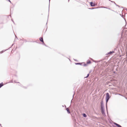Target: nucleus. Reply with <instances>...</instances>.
<instances>
[{
    "instance_id": "obj_4",
    "label": "nucleus",
    "mask_w": 127,
    "mask_h": 127,
    "mask_svg": "<svg viewBox=\"0 0 127 127\" xmlns=\"http://www.w3.org/2000/svg\"><path fill=\"white\" fill-rule=\"evenodd\" d=\"M91 61L90 60H88V61H87V64H91Z\"/></svg>"
},
{
    "instance_id": "obj_8",
    "label": "nucleus",
    "mask_w": 127,
    "mask_h": 127,
    "mask_svg": "<svg viewBox=\"0 0 127 127\" xmlns=\"http://www.w3.org/2000/svg\"><path fill=\"white\" fill-rule=\"evenodd\" d=\"M114 53V52L113 51L112 52H109L108 53V54H111L112 53Z\"/></svg>"
},
{
    "instance_id": "obj_5",
    "label": "nucleus",
    "mask_w": 127,
    "mask_h": 127,
    "mask_svg": "<svg viewBox=\"0 0 127 127\" xmlns=\"http://www.w3.org/2000/svg\"><path fill=\"white\" fill-rule=\"evenodd\" d=\"M66 110H67V111L69 113H70V111H69V109L68 108H67L66 109Z\"/></svg>"
},
{
    "instance_id": "obj_2",
    "label": "nucleus",
    "mask_w": 127,
    "mask_h": 127,
    "mask_svg": "<svg viewBox=\"0 0 127 127\" xmlns=\"http://www.w3.org/2000/svg\"><path fill=\"white\" fill-rule=\"evenodd\" d=\"M90 3L91 6H94L95 5L94 3H93L92 2H90Z\"/></svg>"
},
{
    "instance_id": "obj_3",
    "label": "nucleus",
    "mask_w": 127,
    "mask_h": 127,
    "mask_svg": "<svg viewBox=\"0 0 127 127\" xmlns=\"http://www.w3.org/2000/svg\"><path fill=\"white\" fill-rule=\"evenodd\" d=\"M40 40L43 43H44V42L43 41V38L42 37H40Z\"/></svg>"
},
{
    "instance_id": "obj_10",
    "label": "nucleus",
    "mask_w": 127,
    "mask_h": 127,
    "mask_svg": "<svg viewBox=\"0 0 127 127\" xmlns=\"http://www.w3.org/2000/svg\"><path fill=\"white\" fill-rule=\"evenodd\" d=\"M4 52V51H2L0 52V54H2V53Z\"/></svg>"
},
{
    "instance_id": "obj_14",
    "label": "nucleus",
    "mask_w": 127,
    "mask_h": 127,
    "mask_svg": "<svg viewBox=\"0 0 127 127\" xmlns=\"http://www.w3.org/2000/svg\"><path fill=\"white\" fill-rule=\"evenodd\" d=\"M80 64L79 63H76V64Z\"/></svg>"
},
{
    "instance_id": "obj_13",
    "label": "nucleus",
    "mask_w": 127,
    "mask_h": 127,
    "mask_svg": "<svg viewBox=\"0 0 127 127\" xmlns=\"http://www.w3.org/2000/svg\"><path fill=\"white\" fill-rule=\"evenodd\" d=\"M9 2H10V3H11V2L10 0H8Z\"/></svg>"
},
{
    "instance_id": "obj_11",
    "label": "nucleus",
    "mask_w": 127,
    "mask_h": 127,
    "mask_svg": "<svg viewBox=\"0 0 127 127\" xmlns=\"http://www.w3.org/2000/svg\"><path fill=\"white\" fill-rule=\"evenodd\" d=\"M87 64H84V66H87Z\"/></svg>"
},
{
    "instance_id": "obj_12",
    "label": "nucleus",
    "mask_w": 127,
    "mask_h": 127,
    "mask_svg": "<svg viewBox=\"0 0 127 127\" xmlns=\"http://www.w3.org/2000/svg\"><path fill=\"white\" fill-rule=\"evenodd\" d=\"M89 74H88V75H87V76L86 77V78H87L89 76Z\"/></svg>"
},
{
    "instance_id": "obj_7",
    "label": "nucleus",
    "mask_w": 127,
    "mask_h": 127,
    "mask_svg": "<svg viewBox=\"0 0 127 127\" xmlns=\"http://www.w3.org/2000/svg\"><path fill=\"white\" fill-rule=\"evenodd\" d=\"M3 85V83H1L0 84V88Z\"/></svg>"
},
{
    "instance_id": "obj_1",
    "label": "nucleus",
    "mask_w": 127,
    "mask_h": 127,
    "mask_svg": "<svg viewBox=\"0 0 127 127\" xmlns=\"http://www.w3.org/2000/svg\"><path fill=\"white\" fill-rule=\"evenodd\" d=\"M106 102H107L110 98V96L108 93H106Z\"/></svg>"
},
{
    "instance_id": "obj_6",
    "label": "nucleus",
    "mask_w": 127,
    "mask_h": 127,
    "mask_svg": "<svg viewBox=\"0 0 127 127\" xmlns=\"http://www.w3.org/2000/svg\"><path fill=\"white\" fill-rule=\"evenodd\" d=\"M115 124L118 127H122L120 125L116 123H115Z\"/></svg>"
},
{
    "instance_id": "obj_9",
    "label": "nucleus",
    "mask_w": 127,
    "mask_h": 127,
    "mask_svg": "<svg viewBox=\"0 0 127 127\" xmlns=\"http://www.w3.org/2000/svg\"><path fill=\"white\" fill-rule=\"evenodd\" d=\"M83 116H84L85 117H87V115L85 114H83Z\"/></svg>"
}]
</instances>
